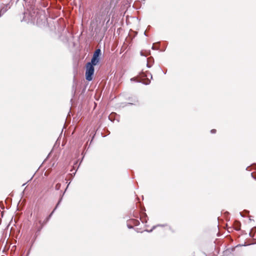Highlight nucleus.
<instances>
[{"mask_svg":"<svg viewBox=\"0 0 256 256\" xmlns=\"http://www.w3.org/2000/svg\"><path fill=\"white\" fill-rule=\"evenodd\" d=\"M86 78L88 81H91L92 80L94 74V66L90 64H86Z\"/></svg>","mask_w":256,"mask_h":256,"instance_id":"1","label":"nucleus"},{"mask_svg":"<svg viewBox=\"0 0 256 256\" xmlns=\"http://www.w3.org/2000/svg\"><path fill=\"white\" fill-rule=\"evenodd\" d=\"M150 78H152V76L150 73L147 72L146 74L142 73L140 74L136 78L137 81L138 82H142L145 84H148L150 82Z\"/></svg>","mask_w":256,"mask_h":256,"instance_id":"2","label":"nucleus"},{"mask_svg":"<svg viewBox=\"0 0 256 256\" xmlns=\"http://www.w3.org/2000/svg\"><path fill=\"white\" fill-rule=\"evenodd\" d=\"M100 54V49H97L96 50V51L94 52L92 58L90 62H88L87 64H92L93 66H94L96 65L100 61V58L99 56Z\"/></svg>","mask_w":256,"mask_h":256,"instance_id":"3","label":"nucleus"},{"mask_svg":"<svg viewBox=\"0 0 256 256\" xmlns=\"http://www.w3.org/2000/svg\"><path fill=\"white\" fill-rule=\"evenodd\" d=\"M131 222L132 224H134L135 226H138L140 224L139 221L137 220L132 219L131 220Z\"/></svg>","mask_w":256,"mask_h":256,"instance_id":"4","label":"nucleus"},{"mask_svg":"<svg viewBox=\"0 0 256 256\" xmlns=\"http://www.w3.org/2000/svg\"><path fill=\"white\" fill-rule=\"evenodd\" d=\"M150 54L148 52H144L143 51L140 52V54L142 56H146Z\"/></svg>","mask_w":256,"mask_h":256,"instance_id":"5","label":"nucleus"},{"mask_svg":"<svg viewBox=\"0 0 256 256\" xmlns=\"http://www.w3.org/2000/svg\"><path fill=\"white\" fill-rule=\"evenodd\" d=\"M60 186H61V184H60V183H58L56 185V186H55V188L56 190H58L60 189Z\"/></svg>","mask_w":256,"mask_h":256,"instance_id":"6","label":"nucleus"},{"mask_svg":"<svg viewBox=\"0 0 256 256\" xmlns=\"http://www.w3.org/2000/svg\"><path fill=\"white\" fill-rule=\"evenodd\" d=\"M110 9V6L108 5L107 6V7L106 8L105 12L108 13L109 12Z\"/></svg>","mask_w":256,"mask_h":256,"instance_id":"7","label":"nucleus"},{"mask_svg":"<svg viewBox=\"0 0 256 256\" xmlns=\"http://www.w3.org/2000/svg\"><path fill=\"white\" fill-rule=\"evenodd\" d=\"M210 132L212 134H215L216 132V129H212Z\"/></svg>","mask_w":256,"mask_h":256,"instance_id":"8","label":"nucleus"},{"mask_svg":"<svg viewBox=\"0 0 256 256\" xmlns=\"http://www.w3.org/2000/svg\"><path fill=\"white\" fill-rule=\"evenodd\" d=\"M240 229V228H236V230H239Z\"/></svg>","mask_w":256,"mask_h":256,"instance_id":"9","label":"nucleus"},{"mask_svg":"<svg viewBox=\"0 0 256 256\" xmlns=\"http://www.w3.org/2000/svg\"><path fill=\"white\" fill-rule=\"evenodd\" d=\"M140 220H142V222H144V221L143 220H142V218H140Z\"/></svg>","mask_w":256,"mask_h":256,"instance_id":"10","label":"nucleus"}]
</instances>
